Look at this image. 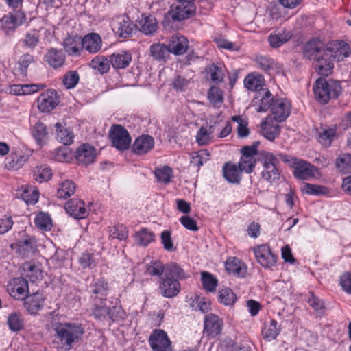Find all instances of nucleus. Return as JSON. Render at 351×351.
<instances>
[{"instance_id":"f257e3e1","label":"nucleus","mask_w":351,"mask_h":351,"mask_svg":"<svg viewBox=\"0 0 351 351\" xmlns=\"http://www.w3.org/2000/svg\"><path fill=\"white\" fill-rule=\"evenodd\" d=\"M306 58L315 61V69L321 75L328 76L333 69L332 58L319 40L307 43L304 50Z\"/></svg>"},{"instance_id":"f03ea898","label":"nucleus","mask_w":351,"mask_h":351,"mask_svg":"<svg viewBox=\"0 0 351 351\" xmlns=\"http://www.w3.org/2000/svg\"><path fill=\"white\" fill-rule=\"evenodd\" d=\"M315 99L321 104H326L332 99H337L342 92L340 82L332 79L318 78L314 85Z\"/></svg>"},{"instance_id":"7ed1b4c3","label":"nucleus","mask_w":351,"mask_h":351,"mask_svg":"<svg viewBox=\"0 0 351 351\" xmlns=\"http://www.w3.org/2000/svg\"><path fill=\"white\" fill-rule=\"evenodd\" d=\"M55 337L61 343L62 351L70 350L73 343L83 334L80 326L69 323L58 324L54 328Z\"/></svg>"},{"instance_id":"20e7f679","label":"nucleus","mask_w":351,"mask_h":351,"mask_svg":"<svg viewBox=\"0 0 351 351\" xmlns=\"http://www.w3.org/2000/svg\"><path fill=\"white\" fill-rule=\"evenodd\" d=\"M278 163V160L273 154L265 152L263 154L262 178L271 184L280 178V173L277 169Z\"/></svg>"},{"instance_id":"39448f33","label":"nucleus","mask_w":351,"mask_h":351,"mask_svg":"<svg viewBox=\"0 0 351 351\" xmlns=\"http://www.w3.org/2000/svg\"><path fill=\"white\" fill-rule=\"evenodd\" d=\"M112 145L119 150H127L131 143V137L128 130L121 125H113L109 132Z\"/></svg>"},{"instance_id":"423d86ee","label":"nucleus","mask_w":351,"mask_h":351,"mask_svg":"<svg viewBox=\"0 0 351 351\" xmlns=\"http://www.w3.org/2000/svg\"><path fill=\"white\" fill-rule=\"evenodd\" d=\"M25 14L21 10L9 13L0 19V27L7 35L13 33L16 29L25 21Z\"/></svg>"},{"instance_id":"0eeeda50","label":"nucleus","mask_w":351,"mask_h":351,"mask_svg":"<svg viewBox=\"0 0 351 351\" xmlns=\"http://www.w3.org/2000/svg\"><path fill=\"white\" fill-rule=\"evenodd\" d=\"M194 12V4H186V3L177 1L171 6L165 15V19H171L173 21H180L189 18Z\"/></svg>"},{"instance_id":"6e6552de","label":"nucleus","mask_w":351,"mask_h":351,"mask_svg":"<svg viewBox=\"0 0 351 351\" xmlns=\"http://www.w3.org/2000/svg\"><path fill=\"white\" fill-rule=\"evenodd\" d=\"M149 343L153 351H172L171 341L163 330L156 329L149 338Z\"/></svg>"},{"instance_id":"1a4fd4ad","label":"nucleus","mask_w":351,"mask_h":351,"mask_svg":"<svg viewBox=\"0 0 351 351\" xmlns=\"http://www.w3.org/2000/svg\"><path fill=\"white\" fill-rule=\"evenodd\" d=\"M293 175L300 180H308L311 178H319L321 174L319 169L308 162L298 159L295 160Z\"/></svg>"},{"instance_id":"9d476101","label":"nucleus","mask_w":351,"mask_h":351,"mask_svg":"<svg viewBox=\"0 0 351 351\" xmlns=\"http://www.w3.org/2000/svg\"><path fill=\"white\" fill-rule=\"evenodd\" d=\"M256 259L265 268H270L275 265L278 256L273 254L267 244L260 245L253 250Z\"/></svg>"},{"instance_id":"9b49d317","label":"nucleus","mask_w":351,"mask_h":351,"mask_svg":"<svg viewBox=\"0 0 351 351\" xmlns=\"http://www.w3.org/2000/svg\"><path fill=\"white\" fill-rule=\"evenodd\" d=\"M112 30L119 37L128 38L132 36L134 30V25L127 16H119L111 22Z\"/></svg>"},{"instance_id":"f8f14e48","label":"nucleus","mask_w":351,"mask_h":351,"mask_svg":"<svg viewBox=\"0 0 351 351\" xmlns=\"http://www.w3.org/2000/svg\"><path fill=\"white\" fill-rule=\"evenodd\" d=\"M326 51L330 54L333 60L343 61L351 53L350 45L341 40L332 41L324 47Z\"/></svg>"},{"instance_id":"ddd939ff","label":"nucleus","mask_w":351,"mask_h":351,"mask_svg":"<svg viewBox=\"0 0 351 351\" xmlns=\"http://www.w3.org/2000/svg\"><path fill=\"white\" fill-rule=\"evenodd\" d=\"M38 109L43 112H49L58 104L57 93L54 90H47L40 94L37 99Z\"/></svg>"},{"instance_id":"4468645a","label":"nucleus","mask_w":351,"mask_h":351,"mask_svg":"<svg viewBox=\"0 0 351 351\" xmlns=\"http://www.w3.org/2000/svg\"><path fill=\"white\" fill-rule=\"evenodd\" d=\"M116 310L119 314L121 308L119 307L113 306L112 309H111L109 306H106V302L101 300L95 301L92 313L97 319L102 320L108 317L114 320L119 317L118 315H114L113 311ZM119 317H121V315H120Z\"/></svg>"},{"instance_id":"2eb2a0df","label":"nucleus","mask_w":351,"mask_h":351,"mask_svg":"<svg viewBox=\"0 0 351 351\" xmlns=\"http://www.w3.org/2000/svg\"><path fill=\"white\" fill-rule=\"evenodd\" d=\"M223 320L215 314H208L204 318V332L211 337H215L221 333Z\"/></svg>"},{"instance_id":"dca6fc26","label":"nucleus","mask_w":351,"mask_h":351,"mask_svg":"<svg viewBox=\"0 0 351 351\" xmlns=\"http://www.w3.org/2000/svg\"><path fill=\"white\" fill-rule=\"evenodd\" d=\"M271 110L274 115L273 119L282 122L290 114L291 104L285 99H277L273 102Z\"/></svg>"},{"instance_id":"f3484780","label":"nucleus","mask_w":351,"mask_h":351,"mask_svg":"<svg viewBox=\"0 0 351 351\" xmlns=\"http://www.w3.org/2000/svg\"><path fill=\"white\" fill-rule=\"evenodd\" d=\"M159 289L164 297L170 298L176 296L180 293L181 286L177 279L165 276L161 280Z\"/></svg>"},{"instance_id":"a211bd4d","label":"nucleus","mask_w":351,"mask_h":351,"mask_svg":"<svg viewBox=\"0 0 351 351\" xmlns=\"http://www.w3.org/2000/svg\"><path fill=\"white\" fill-rule=\"evenodd\" d=\"M65 210L69 215L75 219H84L88 214L84 202L78 199L68 201L65 204Z\"/></svg>"},{"instance_id":"6ab92c4d","label":"nucleus","mask_w":351,"mask_h":351,"mask_svg":"<svg viewBox=\"0 0 351 351\" xmlns=\"http://www.w3.org/2000/svg\"><path fill=\"white\" fill-rule=\"evenodd\" d=\"M168 47L170 53L176 56L182 55L189 48V41L185 36L180 34H176L172 36Z\"/></svg>"},{"instance_id":"aec40b11","label":"nucleus","mask_w":351,"mask_h":351,"mask_svg":"<svg viewBox=\"0 0 351 351\" xmlns=\"http://www.w3.org/2000/svg\"><path fill=\"white\" fill-rule=\"evenodd\" d=\"M81 44L82 50L85 49L90 53H95L101 49L102 40L99 34L89 33L82 38Z\"/></svg>"},{"instance_id":"412c9836","label":"nucleus","mask_w":351,"mask_h":351,"mask_svg":"<svg viewBox=\"0 0 351 351\" xmlns=\"http://www.w3.org/2000/svg\"><path fill=\"white\" fill-rule=\"evenodd\" d=\"M136 26L142 33L150 36L156 32L158 29V22L154 16L149 14H143L137 21Z\"/></svg>"},{"instance_id":"4be33fe9","label":"nucleus","mask_w":351,"mask_h":351,"mask_svg":"<svg viewBox=\"0 0 351 351\" xmlns=\"http://www.w3.org/2000/svg\"><path fill=\"white\" fill-rule=\"evenodd\" d=\"M276 121L272 117H267L261 124L263 135L270 141H273L280 134V128Z\"/></svg>"},{"instance_id":"5701e85b","label":"nucleus","mask_w":351,"mask_h":351,"mask_svg":"<svg viewBox=\"0 0 351 351\" xmlns=\"http://www.w3.org/2000/svg\"><path fill=\"white\" fill-rule=\"evenodd\" d=\"M154 145V138L149 135H141L138 137L132 145V151L138 155H142L152 150Z\"/></svg>"},{"instance_id":"b1692460","label":"nucleus","mask_w":351,"mask_h":351,"mask_svg":"<svg viewBox=\"0 0 351 351\" xmlns=\"http://www.w3.org/2000/svg\"><path fill=\"white\" fill-rule=\"evenodd\" d=\"M255 106H258L256 111L258 112H266L275 101L271 92L268 89L262 90L256 93L255 96Z\"/></svg>"},{"instance_id":"393cba45","label":"nucleus","mask_w":351,"mask_h":351,"mask_svg":"<svg viewBox=\"0 0 351 351\" xmlns=\"http://www.w3.org/2000/svg\"><path fill=\"white\" fill-rule=\"evenodd\" d=\"M95 149L87 144H83L76 150L75 158L78 162L88 165L94 162Z\"/></svg>"},{"instance_id":"a878e982","label":"nucleus","mask_w":351,"mask_h":351,"mask_svg":"<svg viewBox=\"0 0 351 351\" xmlns=\"http://www.w3.org/2000/svg\"><path fill=\"white\" fill-rule=\"evenodd\" d=\"M28 290L27 280L24 278H14L11 287L10 288V295L16 300L25 299Z\"/></svg>"},{"instance_id":"bb28decb","label":"nucleus","mask_w":351,"mask_h":351,"mask_svg":"<svg viewBox=\"0 0 351 351\" xmlns=\"http://www.w3.org/2000/svg\"><path fill=\"white\" fill-rule=\"evenodd\" d=\"M44 297L42 293L36 292L25 298L24 306L32 315H35L43 307Z\"/></svg>"},{"instance_id":"cd10ccee","label":"nucleus","mask_w":351,"mask_h":351,"mask_svg":"<svg viewBox=\"0 0 351 351\" xmlns=\"http://www.w3.org/2000/svg\"><path fill=\"white\" fill-rule=\"evenodd\" d=\"M82 38L77 36H68L62 43L65 51L71 56H77L81 54L82 47Z\"/></svg>"},{"instance_id":"c85d7f7f","label":"nucleus","mask_w":351,"mask_h":351,"mask_svg":"<svg viewBox=\"0 0 351 351\" xmlns=\"http://www.w3.org/2000/svg\"><path fill=\"white\" fill-rule=\"evenodd\" d=\"M226 269L227 271L239 277H244L247 273V267L237 258H230L226 261Z\"/></svg>"},{"instance_id":"c756f323","label":"nucleus","mask_w":351,"mask_h":351,"mask_svg":"<svg viewBox=\"0 0 351 351\" xmlns=\"http://www.w3.org/2000/svg\"><path fill=\"white\" fill-rule=\"evenodd\" d=\"M131 60V53L125 51L114 53L110 57V62L112 66L117 69L126 68L130 63Z\"/></svg>"},{"instance_id":"7c9ffc66","label":"nucleus","mask_w":351,"mask_h":351,"mask_svg":"<svg viewBox=\"0 0 351 351\" xmlns=\"http://www.w3.org/2000/svg\"><path fill=\"white\" fill-rule=\"evenodd\" d=\"M108 291V283L103 278L97 279L90 287V292L95 295V301L106 300V296Z\"/></svg>"},{"instance_id":"2f4dec72","label":"nucleus","mask_w":351,"mask_h":351,"mask_svg":"<svg viewBox=\"0 0 351 351\" xmlns=\"http://www.w3.org/2000/svg\"><path fill=\"white\" fill-rule=\"evenodd\" d=\"M46 61L53 68H59L64 64L65 55L60 51L56 48L50 49L45 55Z\"/></svg>"},{"instance_id":"473e14b6","label":"nucleus","mask_w":351,"mask_h":351,"mask_svg":"<svg viewBox=\"0 0 351 351\" xmlns=\"http://www.w3.org/2000/svg\"><path fill=\"white\" fill-rule=\"evenodd\" d=\"M150 56L154 60L160 62L166 61L169 56V49L168 45L162 43H155L150 46Z\"/></svg>"},{"instance_id":"72a5a7b5","label":"nucleus","mask_w":351,"mask_h":351,"mask_svg":"<svg viewBox=\"0 0 351 351\" xmlns=\"http://www.w3.org/2000/svg\"><path fill=\"white\" fill-rule=\"evenodd\" d=\"M245 86L250 90L259 92L265 88H263L264 85V78L261 75H248L245 79Z\"/></svg>"},{"instance_id":"f704fd0d","label":"nucleus","mask_w":351,"mask_h":351,"mask_svg":"<svg viewBox=\"0 0 351 351\" xmlns=\"http://www.w3.org/2000/svg\"><path fill=\"white\" fill-rule=\"evenodd\" d=\"M27 160V156L12 153L5 160V166L9 170L19 169Z\"/></svg>"},{"instance_id":"c9c22d12","label":"nucleus","mask_w":351,"mask_h":351,"mask_svg":"<svg viewBox=\"0 0 351 351\" xmlns=\"http://www.w3.org/2000/svg\"><path fill=\"white\" fill-rule=\"evenodd\" d=\"M337 169L343 174L351 173V154L342 153L335 160Z\"/></svg>"},{"instance_id":"e433bc0d","label":"nucleus","mask_w":351,"mask_h":351,"mask_svg":"<svg viewBox=\"0 0 351 351\" xmlns=\"http://www.w3.org/2000/svg\"><path fill=\"white\" fill-rule=\"evenodd\" d=\"M57 132V140L65 145L73 143V133L67 128H64L62 123H57L55 125Z\"/></svg>"},{"instance_id":"4c0bfd02","label":"nucleus","mask_w":351,"mask_h":351,"mask_svg":"<svg viewBox=\"0 0 351 351\" xmlns=\"http://www.w3.org/2000/svg\"><path fill=\"white\" fill-rule=\"evenodd\" d=\"M240 172H241L236 165L226 163L223 167V176L226 180L231 183L239 182Z\"/></svg>"},{"instance_id":"58836bf2","label":"nucleus","mask_w":351,"mask_h":351,"mask_svg":"<svg viewBox=\"0 0 351 351\" xmlns=\"http://www.w3.org/2000/svg\"><path fill=\"white\" fill-rule=\"evenodd\" d=\"M32 134L38 144L43 145L46 143L48 139V132L47 127L44 123L38 121L32 129Z\"/></svg>"},{"instance_id":"ea45409f","label":"nucleus","mask_w":351,"mask_h":351,"mask_svg":"<svg viewBox=\"0 0 351 351\" xmlns=\"http://www.w3.org/2000/svg\"><path fill=\"white\" fill-rule=\"evenodd\" d=\"M75 189V184L72 180H66L60 184L57 196L60 199H66L74 194Z\"/></svg>"},{"instance_id":"a19ab883","label":"nucleus","mask_w":351,"mask_h":351,"mask_svg":"<svg viewBox=\"0 0 351 351\" xmlns=\"http://www.w3.org/2000/svg\"><path fill=\"white\" fill-rule=\"evenodd\" d=\"M165 276L172 279L182 280L186 278L184 270L176 263H170L165 267Z\"/></svg>"},{"instance_id":"79ce46f5","label":"nucleus","mask_w":351,"mask_h":351,"mask_svg":"<svg viewBox=\"0 0 351 351\" xmlns=\"http://www.w3.org/2000/svg\"><path fill=\"white\" fill-rule=\"evenodd\" d=\"M276 320H271L269 323H265L262 329V335L265 339L269 341L274 339L280 332V328L277 326Z\"/></svg>"},{"instance_id":"37998d69","label":"nucleus","mask_w":351,"mask_h":351,"mask_svg":"<svg viewBox=\"0 0 351 351\" xmlns=\"http://www.w3.org/2000/svg\"><path fill=\"white\" fill-rule=\"evenodd\" d=\"M7 324L12 332H18L23 328V319L20 313L13 312L8 317Z\"/></svg>"},{"instance_id":"c03bdc74","label":"nucleus","mask_w":351,"mask_h":351,"mask_svg":"<svg viewBox=\"0 0 351 351\" xmlns=\"http://www.w3.org/2000/svg\"><path fill=\"white\" fill-rule=\"evenodd\" d=\"M206 71L210 74L213 82L219 84L223 82L225 74L221 66L212 64L206 67Z\"/></svg>"},{"instance_id":"a18cd8bd","label":"nucleus","mask_w":351,"mask_h":351,"mask_svg":"<svg viewBox=\"0 0 351 351\" xmlns=\"http://www.w3.org/2000/svg\"><path fill=\"white\" fill-rule=\"evenodd\" d=\"M34 61V56L29 53H25L21 56L17 62L18 74L22 76H26L28 67Z\"/></svg>"},{"instance_id":"49530a36","label":"nucleus","mask_w":351,"mask_h":351,"mask_svg":"<svg viewBox=\"0 0 351 351\" xmlns=\"http://www.w3.org/2000/svg\"><path fill=\"white\" fill-rule=\"evenodd\" d=\"M136 242L141 246H146L154 240V234L147 228H142L136 233Z\"/></svg>"},{"instance_id":"de8ad7c7","label":"nucleus","mask_w":351,"mask_h":351,"mask_svg":"<svg viewBox=\"0 0 351 351\" xmlns=\"http://www.w3.org/2000/svg\"><path fill=\"white\" fill-rule=\"evenodd\" d=\"M302 193L308 195H321L328 193V189L323 186L305 183L301 189Z\"/></svg>"},{"instance_id":"09e8293b","label":"nucleus","mask_w":351,"mask_h":351,"mask_svg":"<svg viewBox=\"0 0 351 351\" xmlns=\"http://www.w3.org/2000/svg\"><path fill=\"white\" fill-rule=\"evenodd\" d=\"M213 126L208 129L201 127L196 135V141L200 145H205L211 141V134L213 133Z\"/></svg>"},{"instance_id":"8fccbe9b","label":"nucleus","mask_w":351,"mask_h":351,"mask_svg":"<svg viewBox=\"0 0 351 351\" xmlns=\"http://www.w3.org/2000/svg\"><path fill=\"white\" fill-rule=\"evenodd\" d=\"M51 176V169L45 165L36 167L34 171V179L39 182L48 181Z\"/></svg>"},{"instance_id":"3c124183","label":"nucleus","mask_w":351,"mask_h":351,"mask_svg":"<svg viewBox=\"0 0 351 351\" xmlns=\"http://www.w3.org/2000/svg\"><path fill=\"white\" fill-rule=\"evenodd\" d=\"M256 61L259 67L269 75H272L274 73L276 67L272 59L265 56H259L256 58Z\"/></svg>"},{"instance_id":"603ef678","label":"nucleus","mask_w":351,"mask_h":351,"mask_svg":"<svg viewBox=\"0 0 351 351\" xmlns=\"http://www.w3.org/2000/svg\"><path fill=\"white\" fill-rule=\"evenodd\" d=\"M256 163V158L241 156L238 165L241 171L250 173L254 171Z\"/></svg>"},{"instance_id":"864d4df0","label":"nucleus","mask_w":351,"mask_h":351,"mask_svg":"<svg viewBox=\"0 0 351 351\" xmlns=\"http://www.w3.org/2000/svg\"><path fill=\"white\" fill-rule=\"evenodd\" d=\"M219 300L226 306H230L237 300V296L230 289L224 288L219 291Z\"/></svg>"},{"instance_id":"5fc2aeb1","label":"nucleus","mask_w":351,"mask_h":351,"mask_svg":"<svg viewBox=\"0 0 351 351\" xmlns=\"http://www.w3.org/2000/svg\"><path fill=\"white\" fill-rule=\"evenodd\" d=\"M208 98L214 106H218L223 100V91L219 88L213 86L208 91Z\"/></svg>"},{"instance_id":"6e6d98bb","label":"nucleus","mask_w":351,"mask_h":351,"mask_svg":"<svg viewBox=\"0 0 351 351\" xmlns=\"http://www.w3.org/2000/svg\"><path fill=\"white\" fill-rule=\"evenodd\" d=\"M91 67L101 74L108 72L110 69L109 61L104 57H95L90 62Z\"/></svg>"},{"instance_id":"4d7b16f0","label":"nucleus","mask_w":351,"mask_h":351,"mask_svg":"<svg viewBox=\"0 0 351 351\" xmlns=\"http://www.w3.org/2000/svg\"><path fill=\"white\" fill-rule=\"evenodd\" d=\"M291 36L292 35L290 32H287L286 34L279 33L278 34H271L268 37V41L271 47H278L288 41L291 38Z\"/></svg>"},{"instance_id":"13d9d810","label":"nucleus","mask_w":351,"mask_h":351,"mask_svg":"<svg viewBox=\"0 0 351 351\" xmlns=\"http://www.w3.org/2000/svg\"><path fill=\"white\" fill-rule=\"evenodd\" d=\"M202 282L206 290L210 292L215 291L217 285V280L212 274L206 271H203L202 273Z\"/></svg>"},{"instance_id":"bf43d9fd","label":"nucleus","mask_w":351,"mask_h":351,"mask_svg":"<svg viewBox=\"0 0 351 351\" xmlns=\"http://www.w3.org/2000/svg\"><path fill=\"white\" fill-rule=\"evenodd\" d=\"M154 173L158 180L164 184L169 183L171 178L173 177L172 169L167 166L156 169Z\"/></svg>"},{"instance_id":"052dcab7","label":"nucleus","mask_w":351,"mask_h":351,"mask_svg":"<svg viewBox=\"0 0 351 351\" xmlns=\"http://www.w3.org/2000/svg\"><path fill=\"white\" fill-rule=\"evenodd\" d=\"M165 271V267L160 261H152L147 265L145 272L150 276H160Z\"/></svg>"},{"instance_id":"680f3d73","label":"nucleus","mask_w":351,"mask_h":351,"mask_svg":"<svg viewBox=\"0 0 351 351\" xmlns=\"http://www.w3.org/2000/svg\"><path fill=\"white\" fill-rule=\"evenodd\" d=\"M195 311H199L203 313H208L210 310V302L205 298L195 297L191 304Z\"/></svg>"},{"instance_id":"e2e57ef3","label":"nucleus","mask_w":351,"mask_h":351,"mask_svg":"<svg viewBox=\"0 0 351 351\" xmlns=\"http://www.w3.org/2000/svg\"><path fill=\"white\" fill-rule=\"evenodd\" d=\"M190 84V80L180 75H176L171 83L173 88L177 92L184 91Z\"/></svg>"},{"instance_id":"0e129e2a","label":"nucleus","mask_w":351,"mask_h":351,"mask_svg":"<svg viewBox=\"0 0 351 351\" xmlns=\"http://www.w3.org/2000/svg\"><path fill=\"white\" fill-rule=\"evenodd\" d=\"M39 37L38 32L36 29H32L25 34L22 41L25 47L34 49L39 42Z\"/></svg>"},{"instance_id":"69168bd1","label":"nucleus","mask_w":351,"mask_h":351,"mask_svg":"<svg viewBox=\"0 0 351 351\" xmlns=\"http://www.w3.org/2000/svg\"><path fill=\"white\" fill-rule=\"evenodd\" d=\"M39 197L38 191L34 187H29L23 190L21 198L27 204H34L37 202Z\"/></svg>"},{"instance_id":"338daca9","label":"nucleus","mask_w":351,"mask_h":351,"mask_svg":"<svg viewBox=\"0 0 351 351\" xmlns=\"http://www.w3.org/2000/svg\"><path fill=\"white\" fill-rule=\"evenodd\" d=\"M35 224L41 230H49L51 227V219L49 215L40 213L35 219Z\"/></svg>"},{"instance_id":"774afa93","label":"nucleus","mask_w":351,"mask_h":351,"mask_svg":"<svg viewBox=\"0 0 351 351\" xmlns=\"http://www.w3.org/2000/svg\"><path fill=\"white\" fill-rule=\"evenodd\" d=\"M24 270L27 272V276L32 281L38 280L42 276V271L40 266L36 264L25 263L24 265Z\"/></svg>"}]
</instances>
